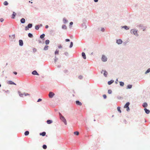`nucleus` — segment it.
Segmentation results:
<instances>
[{
	"label": "nucleus",
	"mask_w": 150,
	"mask_h": 150,
	"mask_svg": "<svg viewBox=\"0 0 150 150\" xmlns=\"http://www.w3.org/2000/svg\"><path fill=\"white\" fill-rule=\"evenodd\" d=\"M59 116L60 119L64 123L65 125H66L67 124V122L66 120L64 117L62 115V114L60 112H59Z\"/></svg>",
	"instance_id": "1"
},
{
	"label": "nucleus",
	"mask_w": 150,
	"mask_h": 150,
	"mask_svg": "<svg viewBox=\"0 0 150 150\" xmlns=\"http://www.w3.org/2000/svg\"><path fill=\"white\" fill-rule=\"evenodd\" d=\"M137 30L135 29H132L131 30L130 33L132 34L135 35L136 36H138L139 34L137 33Z\"/></svg>",
	"instance_id": "2"
},
{
	"label": "nucleus",
	"mask_w": 150,
	"mask_h": 150,
	"mask_svg": "<svg viewBox=\"0 0 150 150\" xmlns=\"http://www.w3.org/2000/svg\"><path fill=\"white\" fill-rule=\"evenodd\" d=\"M54 95L55 94L53 92L50 91L49 93L48 96L50 98H52Z\"/></svg>",
	"instance_id": "3"
},
{
	"label": "nucleus",
	"mask_w": 150,
	"mask_h": 150,
	"mask_svg": "<svg viewBox=\"0 0 150 150\" xmlns=\"http://www.w3.org/2000/svg\"><path fill=\"white\" fill-rule=\"evenodd\" d=\"M9 37L11 38V41H15V34L13 35H9Z\"/></svg>",
	"instance_id": "4"
},
{
	"label": "nucleus",
	"mask_w": 150,
	"mask_h": 150,
	"mask_svg": "<svg viewBox=\"0 0 150 150\" xmlns=\"http://www.w3.org/2000/svg\"><path fill=\"white\" fill-rule=\"evenodd\" d=\"M101 60L103 62H106L107 61V58L105 55H103L102 56Z\"/></svg>",
	"instance_id": "5"
},
{
	"label": "nucleus",
	"mask_w": 150,
	"mask_h": 150,
	"mask_svg": "<svg viewBox=\"0 0 150 150\" xmlns=\"http://www.w3.org/2000/svg\"><path fill=\"white\" fill-rule=\"evenodd\" d=\"M81 27L84 29H85L86 28V23L85 22H83L82 23L81 25Z\"/></svg>",
	"instance_id": "6"
},
{
	"label": "nucleus",
	"mask_w": 150,
	"mask_h": 150,
	"mask_svg": "<svg viewBox=\"0 0 150 150\" xmlns=\"http://www.w3.org/2000/svg\"><path fill=\"white\" fill-rule=\"evenodd\" d=\"M122 40L120 39H119L118 40H116V43L118 45H120L122 43Z\"/></svg>",
	"instance_id": "7"
},
{
	"label": "nucleus",
	"mask_w": 150,
	"mask_h": 150,
	"mask_svg": "<svg viewBox=\"0 0 150 150\" xmlns=\"http://www.w3.org/2000/svg\"><path fill=\"white\" fill-rule=\"evenodd\" d=\"M103 71H104V73L103 74L104 76L105 77H106L108 74L107 72L105 70L104 71L103 70H102V71H101V73H102Z\"/></svg>",
	"instance_id": "8"
},
{
	"label": "nucleus",
	"mask_w": 150,
	"mask_h": 150,
	"mask_svg": "<svg viewBox=\"0 0 150 150\" xmlns=\"http://www.w3.org/2000/svg\"><path fill=\"white\" fill-rule=\"evenodd\" d=\"M32 74L34 75H37L38 76L39 75V74L36 70H34L32 72Z\"/></svg>",
	"instance_id": "9"
},
{
	"label": "nucleus",
	"mask_w": 150,
	"mask_h": 150,
	"mask_svg": "<svg viewBox=\"0 0 150 150\" xmlns=\"http://www.w3.org/2000/svg\"><path fill=\"white\" fill-rule=\"evenodd\" d=\"M19 45L21 46H22L23 45V42L21 40H19Z\"/></svg>",
	"instance_id": "10"
},
{
	"label": "nucleus",
	"mask_w": 150,
	"mask_h": 150,
	"mask_svg": "<svg viewBox=\"0 0 150 150\" xmlns=\"http://www.w3.org/2000/svg\"><path fill=\"white\" fill-rule=\"evenodd\" d=\"M144 110L146 114H149L150 113V111L149 110L147 109L146 108H144Z\"/></svg>",
	"instance_id": "11"
},
{
	"label": "nucleus",
	"mask_w": 150,
	"mask_h": 150,
	"mask_svg": "<svg viewBox=\"0 0 150 150\" xmlns=\"http://www.w3.org/2000/svg\"><path fill=\"white\" fill-rule=\"evenodd\" d=\"M76 104L79 105H82L81 103L79 100H76Z\"/></svg>",
	"instance_id": "12"
},
{
	"label": "nucleus",
	"mask_w": 150,
	"mask_h": 150,
	"mask_svg": "<svg viewBox=\"0 0 150 150\" xmlns=\"http://www.w3.org/2000/svg\"><path fill=\"white\" fill-rule=\"evenodd\" d=\"M121 28H124L126 30H127L129 29V28L126 25L122 26H121Z\"/></svg>",
	"instance_id": "13"
},
{
	"label": "nucleus",
	"mask_w": 150,
	"mask_h": 150,
	"mask_svg": "<svg viewBox=\"0 0 150 150\" xmlns=\"http://www.w3.org/2000/svg\"><path fill=\"white\" fill-rule=\"evenodd\" d=\"M7 83L10 84H13L15 85H16V84L15 83H14V82L12 81H8V82H7Z\"/></svg>",
	"instance_id": "14"
},
{
	"label": "nucleus",
	"mask_w": 150,
	"mask_h": 150,
	"mask_svg": "<svg viewBox=\"0 0 150 150\" xmlns=\"http://www.w3.org/2000/svg\"><path fill=\"white\" fill-rule=\"evenodd\" d=\"M16 15V13L15 12H13L11 16V18L12 19L15 18Z\"/></svg>",
	"instance_id": "15"
},
{
	"label": "nucleus",
	"mask_w": 150,
	"mask_h": 150,
	"mask_svg": "<svg viewBox=\"0 0 150 150\" xmlns=\"http://www.w3.org/2000/svg\"><path fill=\"white\" fill-rule=\"evenodd\" d=\"M81 54H82V56L83 58L84 59H86V54H85V53L84 52H82Z\"/></svg>",
	"instance_id": "16"
},
{
	"label": "nucleus",
	"mask_w": 150,
	"mask_h": 150,
	"mask_svg": "<svg viewBox=\"0 0 150 150\" xmlns=\"http://www.w3.org/2000/svg\"><path fill=\"white\" fill-rule=\"evenodd\" d=\"M130 104V103L129 102H128L125 105H124V108H127V107H129V105Z\"/></svg>",
	"instance_id": "17"
},
{
	"label": "nucleus",
	"mask_w": 150,
	"mask_h": 150,
	"mask_svg": "<svg viewBox=\"0 0 150 150\" xmlns=\"http://www.w3.org/2000/svg\"><path fill=\"white\" fill-rule=\"evenodd\" d=\"M20 21L21 23H24L25 22V18H22L21 19Z\"/></svg>",
	"instance_id": "18"
},
{
	"label": "nucleus",
	"mask_w": 150,
	"mask_h": 150,
	"mask_svg": "<svg viewBox=\"0 0 150 150\" xmlns=\"http://www.w3.org/2000/svg\"><path fill=\"white\" fill-rule=\"evenodd\" d=\"M142 105L143 107L146 108L148 104L146 102H145Z\"/></svg>",
	"instance_id": "19"
},
{
	"label": "nucleus",
	"mask_w": 150,
	"mask_h": 150,
	"mask_svg": "<svg viewBox=\"0 0 150 150\" xmlns=\"http://www.w3.org/2000/svg\"><path fill=\"white\" fill-rule=\"evenodd\" d=\"M114 82V81L113 80H111L110 81H109L108 82V84L109 85H110L112 83H113Z\"/></svg>",
	"instance_id": "20"
},
{
	"label": "nucleus",
	"mask_w": 150,
	"mask_h": 150,
	"mask_svg": "<svg viewBox=\"0 0 150 150\" xmlns=\"http://www.w3.org/2000/svg\"><path fill=\"white\" fill-rule=\"evenodd\" d=\"M68 22V21L65 18H64L63 19V23H64V24H65L66 23H67V22Z\"/></svg>",
	"instance_id": "21"
},
{
	"label": "nucleus",
	"mask_w": 150,
	"mask_h": 150,
	"mask_svg": "<svg viewBox=\"0 0 150 150\" xmlns=\"http://www.w3.org/2000/svg\"><path fill=\"white\" fill-rule=\"evenodd\" d=\"M28 27L29 28H32L33 26V24L32 23H29L27 25Z\"/></svg>",
	"instance_id": "22"
},
{
	"label": "nucleus",
	"mask_w": 150,
	"mask_h": 150,
	"mask_svg": "<svg viewBox=\"0 0 150 150\" xmlns=\"http://www.w3.org/2000/svg\"><path fill=\"white\" fill-rule=\"evenodd\" d=\"M52 121L51 120H47V123L48 124H50L51 123H52Z\"/></svg>",
	"instance_id": "23"
},
{
	"label": "nucleus",
	"mask_w": 150,
	"mask_h": 150,
	"mask_svg": "<svg viewBox=\"0 0 150 150\" xmlns=\"http://www.w3.org/2000/svg\"><path fill=\"white\" fill-rule=\"evenodd\" d=\"M46 133L45 132H43L42 133H40V135H42L43 136H44L45 135Z\"/></svg>",
	"instance_id": "24"
},
{
	"label": "nucleus",
	"mask_w": 150,
	"mask_h": 150,
	"mask_svg": "<svg viewBox=\"0 0 150 150\" xmlns=\"http://www.w3.org/2000/svg\"><path fill=\"white\" fill-rule=\"evenodd\" d=\"M132 87V85L131 84L128 85L127 86V89H131Z\"/></svg>",
	"instance_id": "25"
},
{
	"label": "nucleus",
	"mask_w": 150,
	"mask_h": 150,
	"mask_svg": "<svg viewBox=\"0 0 150 150\" xmlns=\"http://www.w3.org/2000/svg\"><path fill=\"white\" fill-rule=\"evenodd\" d=\"M48 46L47 45H46L45 46L44 48V50H47L48 49Z\"/></svg>",
	"instance_id": "26"
},
{
	"label": "nucleus",
	"mask_w": 150,
	"mask_h": 150,
	"mask_svg": "<svg viewBox=\"0 0 150 150\" xmlns=\"http://www.w3.org/2000/svg\"><path fill=\"white\" fill-rule=\"evenodd\" d=\"M18 93L19 94V96H20V97H23V96L24 95L23 94L21 93V92L19 91H18Z\"/></svg>",
	"instance_id": "27"
},
{
	"label": "nucleus",
	"mask_w": 150,
	"mask_h": 150,
	"mask_svg": "<svg viewBox=\"0 0 150 150\" xmlns=\"http://www.w3.org/2000/svg\"><path fill=\"white\" fill-rule=\"evenodd\" d=\"M62 28L63 29L66 30L67 28V26L65 25H63L62 26Z\"/></svg>",
	"instance_id": "28"
},
{
	"label": "nucleus",
	"mask_w": 150,
	"mask_h": 150,
	"mask_svg": "<svg viewBox=\"0 0 150 150\" xmlns=\"http://www.w3.org/2000/svg\"><path fill=\"white\" fill-rule=\"evenodd\" d=\"M28 37L30 38H32L33 36V34L30 33H29L28 34Z\"/></svg>",
	"instance_id": "29"
},
{
	"label": "nucleus",
	"mask_w": 150,
	"mask_h": 150,
	"mask_svg": "<svg viewBox=\"0 0 150 150\" xmlns=\"http://www.w3.org/2000/svg\"><path fill=\"white\" fill-rule=\"evenodd\" d=\"M40 28V25H37L35 26V28L36 30H38Z\"/></svg>",
	"instance_id": "30"
},
{
	"label": "nucleus",
	"mask_w": 150,
	"mask_h": 150,
	"mask_svg": "<svg viewBox=\"0 0 150 150\" xmlns=\"http://www.w3.org/2000/svg\"><path fill=\"white\" fill-rule=\"evenodd\" d=\"M29 132L28 131H26L24 133V134L25 136L28 135L29 134Z\"/></svg>",
	"instance_id": "31"
},
{
	"label": "nucleus",
	"mask_w": 150,
	"mask_h": 150,
	"mask_svg": "<svg viewBox=\"0 0 150 150\" xmlns=\"http://www.w3.org/2000/svg\"><path fill=\"white\" fill-rule=\"evenodd\" d=\"M120 85L121 86H124V83L123 82L120 81Z\"/></svg>",
	"instance_id": "32"
},
{
	"label": "nucleus",
	"mask_w": 150,
	"mask_h": 150,
	"mask_svg": "<svg viewBox=\"0 0 150 150\" xmlns=\"http://www.w3.org/2000/svg\"><path fill=\"white\" fill-rule=\"evenodd\" d=\"M50 42V41L48 40H47L45 41V43L46 45H48Z\"/></svg>",
	"instance_id": "33"
},
{
	"label": "nucleus",
	"mask_w": 150,
	"mask_h": 150,
	"mask_svg": "<svg viewBox=\"0 0 150 150\" xmlns=\"http://www.w3.org/2000/svg\"><path fill=\"white\" fill-rule=\"evenodd\" d=\"M150 72V68L148 69L145 72V74H147Z\"/></svg>",
	"instance_id": "34"
},
{
	"label": "nucleus",
	"mask_w": 150,
	"mask_h": 150,
	"mask_svg": "<svg viewBox=\"0 0 150 150\" xmlns=\"http://www.w3.org/2000/svg\"><path fill=\"white\" fill-rule=\"evenodd\" d=\"M45 36V34H43L40 35V37L42 39Z\"/></svg>",
	"instance_id": "35"
},
{
	"label": "nucleus",
	"mask_w": 150,
	"mask_h": 150,
	"mask_svg": "<svg viewBox=\"0 0 150 150\" xmlns=\"http://www.w3.org/2000/svg\"><path fill=\"white\" fill-rule=\"evenodd\" d=\"M117 110L119 112L121 113V111L120 110V107H118L117 108Z\"/></svg>",
	"instance_id": "36"
},
{
	"label": "nucleus",
	"mask_w": 150,
	"mask_h": 150,
	"mask_svg": "<svg viewBox=\"0 0 150 150\" xmlns=\"http://www.w3.org/2000/svg\"><path fill=\"white\" fill-rule=\"evenodd\" d=\"M42 148L44 149H46L47 148V146L45 144H44L42 146Z\"/></svg>",
	"instance_id": "37"
},
{
	"label": "nucleus",
	"mask_w": 150,
	"mask_h": 150,
	"mask_svg": "<svg viewBox=\"0 0 150 150\" xmlns=\"http://www.w3.org/2000/svg\"><path fill=\"white\" fill-rule=\"evenodd\" d=\"M59 52V50H57L55 52L54 54H58Z\"/></svg>",
	"instance_id": "38"
},
{
	"label": "nucleus",
	"mask_w": 150,
	"mask_h": 150,
	"mask_svg": "<svg viewBox=\"0 0 150 150\" xmlns=\"http://www.w3.org/2000/svg\"><path fill=\"white\" fill-rule=\"evenodd\" d=\"M4 4L5 6H7L8 4V3L7 1H5L4 3Z\"/></svg>",
	"instance_id": "39"
},
{
	"label": "nucleus",
	"mask_w": 150,
	"mask_h": 150,
	"mask_svg": "<svg viewBox=\"0 0 150 150\" xmlns=\"http://www.w3.org/2000/svg\"><path fill=\"white\" fill-rule=\"evenodd\" d=\"M73 42H71L70 43V45L69 46V47L70 48H71L72 47V46H73Z\"/></svg>",
	"instance_id": "40"
},
{
	"label": "nucleus",
	"mask_w": 150,
	"mask_h": 150,
	"mask_svg": "<svg viewBox=\"0 0 150 150\" xmlns=\"http://www.w3.org/2000/svg\"><path fill=\"white\" fill-rule=\"evenodd\" d=\"M74 134L76 135H78L79 134V132L78 131L75 132L74 133Z\"/></svg>",
	"instance_id": "41"
},
{
	"label": "nucleus",
	"mask_w": 150,
	"mask_h": 150,
	"mask_svg": "<svg viewBox=\"0 0 150 150\" xmlns=\"http://www.w3.org/2000/svg\"><path fill=\"white\" fill-rule=\"evenodd\" d=\"M112 93V91L111 90L109 89V90H108V94H110Z\"/></svg>",
	"instance_id": "42"
},
{
	"label": "nucleus",
	"mask_w": 150,
	"mask_h": 150,
	"mask_svg": "<svg viewBox=\"0 0 150 150\" xmlns=\"http://www.w3.org/2000/svg\"><path fill=\"white\" fill-rule=\"evenodd\" d=\"M23 94L25 96H30V94L28 93H23Z\"/></svg>",
	"instance_id": "43"
},
{
	"label": "nucleus",
	"mask_w": 150,
	"mask_h": 150,
	"mask_svg": "<svg viewBox=\"0 0 150 150\" xmlns=\"http://www.w3.org/2000/svg\"><path fill=\"white\" fill-rule=\"evenodd\" d=\"M58 58L56 57V56L55 57V59H54V62L55 63L56 62V61L58 60Z\"/></svg>",
	"instance_id": "44"
},
{
	"label": "nucleus",
	"mask_w": 150,
	"mask_h": 150,
	"mask_svg": "<svg viewBox=\"0 0 150 150\" xmlns=\"http://www.w3.org/2000/svg\"><path fill=\"white\" fill-rule=\"evenodd\" d=\"M29 29V28H28V27L27 26H25V30L26 31L28 30Z\"/></svg>",
	"instance_id": "45"
},
{
	"label": "nucleus",
	"mask_w": 150,
	"mask_h": 150,
	"mask_svg": "<svg viewBox=\"0 0 150 150\" xmlns=\"http://www.w3.org/2000/svg\"><path fill=\"white\" fill-rule=\"evenodd\" d=\"M100 30L102 31V32H104L105 30V29H104V28H101V30Z\"/></svg>",
	"instance_id": "46"
},
{
	"label": "nucleus",
	"mask_w": 150,
	"mask_h": 150,
	"mask_svg": "<svg viewBox=\"0 0 150 150\" xmlns=\"http://www.w3.org/2000/svg\"><path fill=\"white\" fill-rule=\"evenodd\" d=\"M64 54L67 56L68 55V53L67 52H65L64 53Z\"/></svg>",
	"instance_id": "47"
},
{
	"label": "nucleus",
	"mask_w": 150,
	"mask_h": 150,
	"mask_svg": "<svg viewBox=\"0 0 150 150\" xmlns=\"http://www.w3.org/2000/svg\"><path fill=\"white\" fill-rule=\"evenodd\" d=\"M79 78L80 79H82V78H83V76H81V75H80V76H79Z\"/></svg>",
	"instance_id": "48"
},
{
	"label": "nucleus",
	"mask_w": 150,
	"mask_h": 150,
	"mask_svg": "<svg viewBox=\"0 0 150 150\" xmlns=\"http://www.w3.org/2000/svg\"><path fill=\"white\" fill-rule=\"evenodd\" d=\"M103 97L104 99H106L107 98L105 94L103 95Z\"/></svg>",
	"instance_id": "49"
},
{
	"label": "nucleus",
	"mask_w": 150,
	"mask_h": 150,
	"mask_svg": "<svg viewBox=\"0 0 150 150\" xmlns=\"http://www.w3.org/2000/svg\"><path fill=\"white\" fill-rule=\"evenodd\" d=\"M64 73H67L68 72V71L67 70H64Z\"/></svg>",
	"instance_id": "50"
},
{
	"label": "nucleus",
	"mask_w": 150,
	"mask_h": 150,
	"mask_svg": "<svg viewBox=\"0 0 150 150\" xmlns=\"http://www.w3.org/2000/svg\"><path fill=\"white\" fill-rule=\"evenodd\" d=\"M42 100V99L41 98H39L38 99V100H37V102H39L41 101Z\"/></svg>",
	"instance_id": "51"
},
{
	"label": "nucleus",
	"mask_w": 150,
	"mask_h": 150,
	"mask_svg": "<svg viewBox=\"0 0 150 150\" xmlns=\"http://www.w3.org/2000/svg\"><path fill=\"white\" fill-rule=\"evenodd\" d=\"M126 108H127V111H129V107H128Z\"/></svg>",
	"instance_id": "52"
},
{
	"label": "nucleus",
	"mask_w": 150,
	"mask_h": 150,
	"mask_svg": "<svg viewBox=\"0 0 150 150\" xmlns=\"http://www.w3.org/2000/svg\"><path fill=\"white\" fill-rule=\"evenodd\" d=\"M73 24V23L72 22H71L69 23V25H72Z\"/></svg>",
	"instance_id": "53"
},
{
	"label": "nucleus",
	"mask_w": 150,
	"mask_h": 150,
	"mask_svg": "<svg viewBox=\"0 0 150 150\" xmlns=\"http://www.w3.org/2000/svg\"><path fill=\"white\" fill-rule=\"evenodd\" d=\"M33 52H35L36 51V49L35 48H33Z\"/></svg>",
	"instance_id": "54"
},
{
	"label": "nucleus",
	"mask_w": 150,
	"mask_h": 150,
	"mask_svg": "<svg viewBox=\"0 0 150 150\" xmlns=\"http://www.w3.org/2000/svg\"><path fill=\"white\" fill-rule=\"evenodd\" d=\"M0 21L1 22H2L4 21V19L3 18H1L0 19Z\"/></svg>",
	"instance_id": "55"
},
{
	"label": "nucleus",
	"mask_w": 150,
	"mask_h": 150,
	"mask_svg": "<svg viewBox=\"0 0 150 150\" xmlns=\"http://www.w3.org/2000/svg\"><path fill=\"white\" fill-rule=\"evenodd\" d=\"M65 41L66 42H69L70 41V40L69 39H67L65 40Z\"/></svg>",
	"instance_id": "56"
},
{
	"label": "nucleus",
	"mask_w": 150,
	"mask_h": 150,
	"mask_svg": "<svg viewBox=\"0 0 150 150\" xmlns=\"http://www.w3.org/2000/svg\"><path fill=\"white\" fill-rule=\"evenodd\" d=\"M3 91H4L5 92H6V93H9V91L8 90H7V91H5L4 90H3Z\"/></svg>",
	"instance_id": "57"
},
{
	"label": "nucleus",
	"mask_w": 150,
	"mask_h": 150,
	"mask_svg": "<svg viewBox=\"0 0 150 150\" xmlns=\"http://www.w3.org/2000/svg\"><path fill=\"white\" fill-rule=\"evenodd\" d=\"M62 46L61 45H60V46H58V48H62Z\"/></svg>",
	"instance_id": "58"
},
{
	"label": "nucleus",
	"mask_w": 150,
	"mask_h": 150,
	"mask_svg": "<svg viewBox=\"0 0 150 150\" xmlns=\"http://www.w3.org/2000/svg\"><path fill=\"white\" fill-rule=\"evenodd\" d=\"M117 81H118V79H116V81H115V83L116 84H117Z\"/></svg>",
	"instance_id": "59"
},
{
	"label": "nucleus",
	"mask_w": 150,
	"mask_h": 150,
	"mask_svg": "<svg viewBox=\"0 0 150 150\" xmlns=\"http://www.w3.org/2000/svg\"><path fill=\"white\" fill-rule=\"evenodd\" d=\"M49 27V26L48 25H46L45 26V28H48Z\"/></svg>",
	"instance_id": "60"
},
{
	"label": "nucleus",
	"mask_w": 150,
	"mask_h": 150,
	"mask_svg": "<svg viewBox=\"0 0 150 150\" xmlns=\"http://www.w3.org/2000/svg\"><path fill=\"white\" fill-rule=\"evenodd\" d=\"M13 74L15 75H16L17 74V73L16 72L14 71L13 72Z\"/></svg>",
	"instance_id": "61"
},
{
	"label": "nucleus",
	"mask_w": 150,
	"mask_h": 150,
	"mask_svg": "<svg viewBox=\"0 0 150 150\" xmlns=\"http://www.w3.org/2000/svg\"><path fill=\"white\" fill-rule=\"evenodd\" d=\"M38 42H39V43H42V41L40 40H39Z\"/></svg>",
	"instance_id": "62"
},
{
	"label": "nucleus",
	"mask_w": 150,
	"mask_h": 150,
	"mask_svg": "<svg viewBox=\"0 0 150 150\" xmlns=\"http://www.w3.org/2000/svg\"><path fill=\"white\" fill-rule=\"evenodd\" d=\"M123 121H124V122H125V124H126V123L127 121H126V120H124Z\"/></svg>",
	"instance_id": "63"
},
{
	"label": "nucleus",
	"mask_w": 150,
	"mask_h": 150,
	"mask_svg": "<svg viewBox=\"0 0 150 150\" xmlns=\"http://www.w3.org/2000/svg\"><path fill=\"white\" fill-rule=\"evenodd\" d=\"M94 1L95 2H97L98 1V0H94Z\"/></svg>",
	"instance_id": "64"
}]
</instances>
